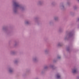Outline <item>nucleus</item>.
Here are the masks:
<instances>
[{
    "instance_id": "1",
    "label": "nucleus",
    "mask_w": 79,
    "mask_h": 79,
    "mask_svg": "<svg viewBox=\"0 0 79 79\" xmlns=\"http://www.w3.org/2000/svg\"><path fill=\"white\" fill-rule=\"evenodd\" d=\"M14 5L16 7H18V6H19V5L16 2L14 3Z\"/></svg>"
},
{
    "instance_id": "2",
    "label": "nucleus",
    "mask_w": 79,
    "mask_h": 79,
    "mask_svg": "<svg viewBox=\"0 0 79 79\" xmlns=\"http://www.w3.org/2000/svg\"><path fill=\"white\" fill-rule=\"evenodd\" d=\"M73 73H76V69H73Z\"/></svg>"
},
{
    "instance_id": "3",
    "label": "nucleus",
    "mask_w": 79,
    "mask_h": 79,
    "mask_svg": "<svg viewBox=\"0 0 79 79\" xmlns=\"http://www.w3.org/2000/svg\"><path fill=\"white\" fill-rule=\"evenodd\" d=\"M60 76L58 75H57V78H60Z\"/></svg>"
},
{
    "instance_id": "4",
    "label": "nucleus",
    "mask_w": 79,
    "mask_h": 79,
    "mask_svg": "<svg viewBox=\"0 0 79 79\" xmlns=\"http://www.w3.org/2000/svg\"><path fill=\"white\" fill-rule=\"evenodd\" d=\"M78 0V1H79V0Z\"/></svg>"
}]
</instances>
